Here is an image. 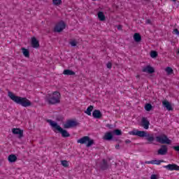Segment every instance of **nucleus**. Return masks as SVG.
<instances>
[{
  "label": "nucleus",
  "mask_w": 179,
  "mask_h": 179,
  "mask_svg": "<svg viewBox=\"0 0 179 179\" xmlns=\"http://www.w3.org/2000/svg\"><path fill=\"white\" fill-rule=\"evenodd\" d=\"M100 169L101 170L106 171L108 169V163L107 162V160L103 159L102 162L100 164Z\"/></svg>",
  "instance_id": "dca6fc26"
},
{
  "label": "nucleus",
  "mask_w": 179,
  "mask_h": 179,
  "mask_svg": "<svg viewBox=\"0 0 179 179\" xmlns=\"http://www.w3.org/2000/svg\"><path fill=\"white\" fill-rule=\"evenodd\" d=\"M92 145H94V140L91 139L90 137L89 138V141H87L86 147L90 148Z\"/></svg>",
  "instance_id": "a878e982"
},
{
  "label": "nucleus",
  "mask_w": 179,
  "mask_h": 179,
  "mask_svg": "<svg viewBox=\"0 0 179 179\" xmlns=\"http://www.w3.org/2000/svg\"><path fill=\"white\" fill-rule=\"evenodd\" d=\"M117 30H122V25H117Z\"/></svg>",
  "instance_id": "ea45409f"
},
{
  "label": "nucleus",
  "mask_w": 179,
  "mask_h": 179,
  "mask_svg": "<svg viewBox=\"0 0 179 179\" xmlns=\"http://www.w3.org/2000/svg\"><path fill=\"white\" fill-rule=\"evenodd\" d=\"M62 165L63 167H69V163L66 160H62L61 161Z\"/></svg>",
  "instance_id": "c756f323"
},
{
  "label": "nucleus",
  "mask_w": 179,
  "mask_h": 179,
  "mask_svg": "<svg viewBox=\"0 0 179 179\" xmlns=\"http://www.w3.org/2000/svg\"><path fill=\"white\" fill-rule=\"evenodd\" d=\"M163 167L169 171H173L174 170L179 171V166L176 164H169L168 165L164 166Z\"/></svg>",
  "instance_id": "1a4fd4ad"
},
{
  "label": "nucleus",
  "mask_w": 179,
  "mask_h": 179,
  "mask_svg": "<svg viewBox=\"0 0 179 179\" xmlns=\"http://www.w3.org/2000/svg\"><path fill=\"white\" fill-rule=\"evenodd\" d=\"M143 72H147V73H155V68L152 67L151 66L148 65L146 66L143 69Z\"/></svg>",
  "instance_id": "ddd939ff"
},
{
  "label": "nucleus",
  "mask_w": 179,
  "mask_h": 179,
  "mask_svg": "<svg viewBox=\"0 0 179 179\" xmlns=\"http://www.w3.org/2000/svg\"><path fill=\"white\" fill-rule=\"evenodd\" d=\"M144 1H150V0H144Z\"/></svg>",
  "instance_id": "c03bdc74"
},
{
  "label": "nucleus",
  "mask_w": 179,
  "mask_h": 179,
  "mask_svg": "<svg viewBox=\"0 0 179 179\" xmlns=\"http://www.w3.org/2000/svg\"><path fill=\"white\" fill-rule=\"evenodd\" d=\"M113 138V133L111 131L106 132L103 136L105 141H112Z\"/></svg>",
  "instance_id": "a211bd4d"
},
{
  "label": "nucleus",
  "mask_w": 179,
  "mask_h": 179,
  "mask_svg": "<svg viewBox=\"0 0 179 179\" xmlns=\"http://www.w3.org/2000/svg\"><path fill=\"white\" fill-rule=\"evenodd\" d=\"M165 71L168 75H171V73H173V69H171V67H166Z\"/></svg>",
  "instance_id": "7c9ffc66"
},
{
  "label": "nucleus",
  "mask_w": 179,
  "mask_h": 179,
  "mask_svg": "<svg viewBox=\"0 0 179 179\" xmlns=\"http://www.w3.org/2000/svg\"><path fill=\"white\" fill-rule=\"evenodd\" d=\"M153 108V106H152V104L150 103H147L145 106V110L146 111H150L152 110V108Z\"/></svg>",
  "instance_id": "cd10ccee"
},
{
  "label": "nucleus",
  "mask_w": 179,
  "mask_h": 179,
  "mask_svg": "<svg viewBox=\"0 0 179 179\" xmlns=\"http://www.w3.org/2000/svg\"><path fill=\"white\" fill-rule=\"evenodd\" d=\"M113 134H115V135L117 136H120L122 135V131L120 129H117L113 131Z\"/></svg>",
  "instance_id": "bb28decb"
},
{
  "label": "nucleus",
  "mask_w": 179,
  "mask_h": 179,
  "mask_svg": "<svg viewBox=\"0 0 179 179\" xmlns=\"http://www.w3.org/2000/svg\"><path fill=\"white\" fill-rule=\"evenodd\" d=\"M173 34H176L177 36H179V31L177 29H175L173 30Z\"/></svg>",
  "instance_id": "c9c22d12"
},
{
  "label": "nucleus",
  "mask_w": 179,
  "mask_h": 179,
  "mask_svg": "<svg viewBox=\"0 0 179 179\" xmlns=\"http://www.w3.org/2000/svg\"><path fill=\"white\" fill-rule=\"evenodd\" d=\"M8 160L9 163H15L17 160V157H16L15 155L11 154L8 156Z\"/></svg>",
  "instance_id": "412c9836"
},
{
  "label": "nucleus",
  "mask_w": 179,
  "mask_h": 179,
  "mask_svg": "<svg viewBox=\"0 0 179 179\" xmlns=\"http://www.w3.org/2000/svg\"><path fill=\"white\" fill-rule=\"evenodd\" d=\"M149 125H150L149 120H146L145 117H143L141 120V127H143L144 129H149Z\"/></svg>",
  "instance_id": "f8f14e48"
},
{
  "label": "nucleus",
  "mask_w": 179,
  "mask_h": 179,
  "mask_svg": "<svg viewBox=\"0 0 179 179\" xmlns=\"http://www.w3.org/2000/svg\"><path fill=\"white\" fill-rule=\"evenodd\" d=\"M46 101L50 105L59 104L61 103V94L55 91L52 94H48Z\"/></svg>",
  "instance_id": "20e7f679"
},
{
  "label": "nucleus",
  "mask_w": 179,
  "mask_h": 179,
  "mask_svg": "<svg viewBox=\"0 0 179 179\" xmlns=\"http://www.w3.org/2000/svg\"><path fill=\"white\" fill-rule=\"evenodd\" d=\"M70 44L71 45V47H76L78 42H76V41L73 40L70 42Z\"/></svg>",
  "instance_id": "473e14b6"
},
{
  "label": "nucleus",
  "mask_w": 179,
  "mask_h": 179,
  "mask_svg": "<svg viewBox=\"0 0 179 179\" xmlns=\"http://www.w3.org/2000/svg\"><path fill=\"white\" fill-rule=\"evenodd\" d=\"M106 128H108L109 129H113V128H114V126L113 124H107Z\"/></svg>",
  "instance_id": "f704fd0d"
},
{
  "label": "nucleus",
  "mask_w": 179,
  "mask_h": 179,
  "mask_svg": "<svg viewBox=\"0 0 179 179\" xmlns=\"http://www.w3.org/2000/svg\"><path fill=\"white\" fill-rule=\"evenodd\" d=\"M64 75H67V76H73L75 75V72L72 70H69V69H65L63 71Z\"/></svg>",
  "instance_id": "b1692460"
},
{
  "label": "nucleus",
  "mask_w": 179,
  "mask_h": 179,
  "mask_svg": "<svg viewBox=\"0 0 179 179\" xmlns=\"http://www.w3.org/2000/svg\"><path fill=\"white\" fill-rule=\"evenodd\" d=\"M8 97L16 104H20L22 107H30L32 105L31 101L26 97H22L15 95L13 92H8Z\"/></svg>",
  "instance_id": "f257e3e1"
},
{
  "label": "nucleus",
  "mask_w": 179,
  "mask_h": 179,
  "mask_svg": "<svg viewBox=\"0 0 179 179\" xmlns=\"http://www.w3.org/2000/svg\"><path fill=\"white\" fill-rule=\"evenodd\" d=\"M129 135L139 136L140 138H145L148 143H153V142H155V136L145 131H139L134 129L132 131H129Z\"/></svg>",
  "instance_id": "f03ea898"
},
{
  "label": "nucleus",
  "mask_w": 179,
  "mask_h": 179,
  "mask_svg": "<svg viewBox=\"0 0 179 179\" xmlns=\"http://www.w3.org/2000/svg\"><path fill=\"white\" fill-rule=\"evenodd\" d=\"M54 5H61L62 3V0H52Z\"/></svg>",
  "instance_id": "2f4dec72"
},
{
  "label": "nucleus",
  "mask_w": 179,
  "mask_h": 179,
  "mask_svg": "<svg viewBox=\"0 0 179 179\" xmlns=\"http://www.w3.org/2000/svg\"><path fill=\"white\" fill-rule=\"evenodd\" d=\"M89 136H85L82 137L81 138L78 139L77 141L78 143H80L81 145H85L86 143H87V141H89Z\"/></svg>",
  "instance_id": "f3484780"
},
{
  "label": "nucleus",
  "mask_w": 179,
  "mask_h": 179,
  "mask_svg": "<svg viewBox=\"0 0 179 179\" xmlns=\"http://www.w3.org/2000/svg\"><path fill=\"white\" fill-rule=\"evenodd\" d=\"M172 148H173V149H174V150H176V152H179V145H178V146H173Z\"/></svg>",
  "instance_id": "e433bc0d"
},
{
  "label": "nucleus",
  "mask_w": 179,
  "mask_h": 179,
  "mask_svg": "<svg viewBox=\"0 0 179 179\" xmlns=\"http://www.w3.org/2000/svg\"><path fill=\"white\" fill-rule=\"evenodd\" d=\"M163 160L152 159L151 161L146 162L145 163L147 164H157V166H159L160 163H163Z\"/></svg>",
  "instance_id": "aec40b11"
},
{
  "label": "nucleus",
  "mask_w": 179,
  "mask_h": 179,
  "mask_svg": "<svg viewBox=\"0 0 179 179\" xmlns=\"http://www.w3.org/2000/svg\"><path fill=\"white\" fill-rule=\"evenodd\" d=\"M94 106H90L86 110H85V113L87 115H92V111H93Z\"/></svg>",
  "instance_id": "393cba45"
},
{
  "label": "nucleus",
  "mask_w": 179,
  "mask_h": 179,
  "mask_svg": "<svg viewBox=\"0 0 179 179\" xmlns=\"http://www.w3.org/2000/svg\"><path fill=\"white\" fill-rule=\"evenodd\" d=\"M22 54L23 55L26 57V58H30V52L29 51V50L22 48Z\"/></svg>",
  "instance_id": "5701e85b"
},
{
  "label": "nucleus",
  "mask_w": 179,
  "mask_h": 179,
  "mask_svg": "<svg viewBox=\"0 0 179 179\" xmlns=\"http://www.w3.org/2000/svg\"><path fill=\"white\" fill-rule=\"evenodd\" d=\"M97 15L98 19H99L101 22H104V20H106V15H104V13H103V11L98 12Z\"/></svg>",
  "instance_id": "4be33fe9"
},
{
  "label": "nucleus",
  "mask_w": 179,
  "mask_h": 179,
  "mask_svg": "<svg viewBox=\"0 0 179 179\" xmlns=\"http://www.w3.org/2000/svg\"><path fill=\"white\" fill-rule=\"evenodd\" d=\"M133 38L136 43H139L142 41V36H141V34L139 33H135L133 36Z\"/></svg>",
  "instance_id": "6ab92c4d"
},
{
  "label": "nucleus",
  "mask_w": 179,
  "mask_h": 179,
  "mask_svg": "<svg viewBox=\"0 0 179 179\" xmlns=\"http://www.w3.org/2000/svg\"><path fill=\"white\" fill-rule=\"evenodd\" d=\"M78 125H79V122L75 120H69L64 124V128L65 129H69V128H73V127H78Z\"/></svg>",
  "instance_id": "0eeeda50"
},
{
  "label": "nucleus",
  "mask_w": 179,
  "mask_h": 179,
  "mask_svg": "<svg viewBox=\"0 0 179 179\" xmlns=\"http://www.w3.org/2000/svg\"><path fill=\"white\" fill-rule=\"evenodd\" d=\"M65 27H66V24H65V22L62 20L55 25L54 28V31L57 33H61V31H62V30H64Z\"/></svg>",
  "instance_id": "423d86ee"
},
{
  "label": "nucleus",
  "mask_w": 179,
  "mask_h": 179,
  "mask_svg": "<svg viewBox=\"0 0 179 179\" xmlns=\"http://www.w3.org/2000/svg\"><path fill=\"white\" fill-rule=\"evenodd\" d=\"M157 55H158V54L155 50H152L150 52L151 58H157Z\"/></svg>",
  "instance_id": "c85d7f7f"
},
{
  "label": "nucleus",
  "mask_w": 179,
  "mask_h": 179,
  "mask_svg": "<svg viewBox=\"0 0 179 179\" xmlns=\"http://www.w3.org/2000/svg\"><path fill=\"white\" fill-rule=\"evenodd\" d=\"M136 78H139V75L136 76Z\"/></svg>",
  "instance_id": "37998d69"
},
{
  "label": "nucleus",
  "mask_w": 179,
  "mask_h": 179,
  "mask_svg": "<svg viewBox=\"0 0 179 179\" xmlns=\"http://www.w3.org/2000/svg\"><path fill=\"white\" fill-rule=\"evenodd\" d=\"M162 106L163 107L166 108L168 111H173V110H174V108H173V106H171V103H169V101L167 100H164L162 101Z\"/></svg>",
  "instance_id": "9b49d317"
},
{
  "label": "nucleus",
  "mask_w": 179,
  "mask_h": 179,
  "mask_svg": "<svg viewBox=\"0 0 179 179\" xmlns=\"http://www.w3.org/2000/svg\"><path fill=\"white\" fill-rule=\"evenodd\" d=\"M12 132L14 135H18L19 139H22V138H23V130L19 128H13L12 129Z\"/></svg>",
  "instance_id": "9d476101"
},
{
  "label": "nucleus",
  "mask_w": 179,
  "mask_h": 179,
  "mask_svg": "<svg viewBox=\"0 0 179 179\" xmlns=\"http://www.w3.org/2000/svg\"><path fill=\"white\" fill-rule=\"evenodd\" d=\"M106 66H107L108 69H111V68H113V64L111 62H108L106 64Z\"/></svg>",
  "instance_id": "72a5a7b5"
},
{
  "label": "nucleus",
  "mask_w": 179,
  "mask_h": 179,
  "mask_svg": "<svg viewBox=\"0 0 179 179\" xmlns=\"http://www.w3.org/2000/svg\"><path fill=\"white\" fill-rule=\"evenodd\" d=\"M47 122H48L50 127L54 129V132L58 131V132L62 134V138H69V136H71V134L68 132V131L62 129V127H61V126H59L57 122L52 120H48Z\"/></svg>",
  "instance_id": "7ed1b4c3"
},
{
  "label": "nucleus",
  "mask_w": 179,
  "mask_h": 179,
  "mask_svg": "<svg viewBox=\"0 0 179 179\" xmlns=\"http://www.w3.org/2000/svg\"><path fill=\"white\" fill-rule=\"evenodd\" d=\"M156 141L162 145H171V140L169 139V137L166 134L156 136Z\"/></svg>",
  "instance_id": "39448f33"
},
{
  "label": "nucleus",
  "mask_w": 179,
  "mask_h": 179,
  "mask_svg": "<svg viewBox=\"0 0 179 179\" xmlns=\"http://www.w3.org/2000/svg\"><path fill=\"white\" fill-rule=\"evenodd\" d=\"M124 142H125V143H127V144L131 143V140L127 139Z\"/></svg>",
  "instance_id": "a19ab883"
},
{
  "label": "nucleus",
  "mask_w": 179,
  "mask_h": 179,
  "mask_svg": "<svg viewBox=\"0 0 179 179\" xmlns=\"http://www.w3.org/2000/svg\"><path fill=\"white\" fill-rule=\"evenodd\" d=\"M115 149H117V150H120V144L115 145Z\"/></svg>",
  "instance_id": "79ce46f5"
},
{
  "label": "nucleus",
  "mask_w": 179,
  "mask_h": 179,
  "mask_svg": "<svg viewBox=\"0 0 179 179\" xmlns=\"http://www.w3.org/2000/svg\"><path fill=\"white\" fill-rule=\"evenodd\" d=\"M145 23L146 24H150V23H152V21H150V20H147Z\"/></svg>",
  "instance_id": "58836bf2"
},
{
  "label": "nucleus",
  "mask_w": 179,
  "mask_h": 179,
  "mask_svg": "<svg viewBox=\"0 0 179 179\" xmlns=\"http://www.w3.org/2000/svg\"><path fill=\"white\" fill-rule=\"evenodd\" d=\"M31 46L33 48H38L40 47V43L37 41L36 37L31 38Z\"/></svg>",
  "instance_id": "2eb2a0df"
},
{
  "label": "nucleus",
  "mask_w": 179,
  "mask_h": 179,
  "mask_svg": "<svg viewBox=\"0 0 179 179\" xmlns=\"http://www.w3.org/2000/svg\"><path fill=\"white\" fill-rule=\"evenodd\" d=\"M167 152H169V148L166 145H162L160 148L157 151V155L161 156H164L167 155Z\"/></svg>",
  "instance_id": "6e6552de"
},
{
  "label": "nucleus",
  "mask_w": 179,
  "mask_h": 179,
  "mask_svg": "<svg viewBox=\"0 0 179 179\" xmlns=\"http://www.w3.org/2000/svg\"><path fill=\"white\" fill-rule=\"evenodd\" d=\"M150 179H157V175L156 174L151 175Z\"/></svg>",
  "instance_id": "4c0bfd02"
},
{
  "label": "nucleus",
  "mask_w": 179,
  "mask_h": 179,
  "mask_svg": "<svg viewBox=\"0 0 179 179\" xmlns=\"http://www.w3.org/2000/svg\"><path fill=\"white\" fill-rule=\"evenodd\" d=\"M92 117L99 120L103 117V114L99 110H94L92 112Z\"/></svg>",
  "instance_id": "4468645a"
}]
</instances>
